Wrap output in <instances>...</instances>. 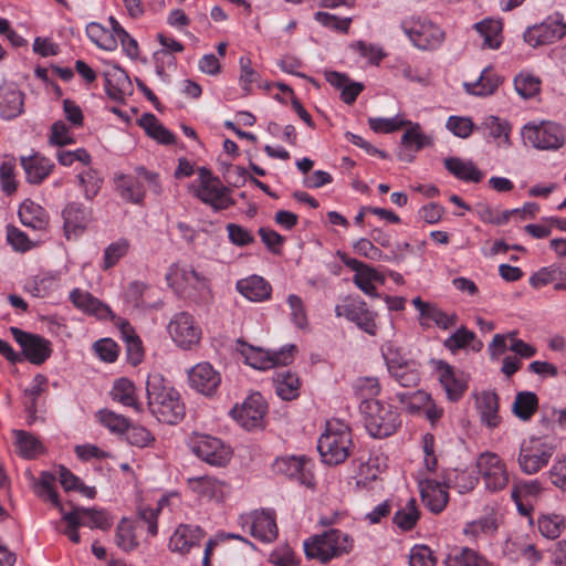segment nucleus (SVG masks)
<instances>
[{
  "mask_svg": "<svg viewBox=\"0 0 566 566\" xmlns=\"http://www.w3.org/2000/svg\"><path fill=\"white\" fill-rule=\"evenodd\" d=\"M479 130L485 132L493 139L499 140V146L510 147L511 143V125L506 119L500 118L494 115L486 116L480 126Z\"/></svg>",
  "mask_w": 566,
  "mask_h": 566,
  "instance_id": "nucleus-33",
  "label": "nucleus"
},
{
  "mask_svg": "<svg viewBox=\"0 0 566 566\" xmlns=\"http://www.w3.org/2000/svg\"><path fill=\"white\" fill-rule=\"evenodd\" d=\"M72 513H76V517L83 521V526L99 530H107L112 526V521L104 511L76 506L72 510Z\"/></svg>",
  "mask_w": 566,
  "mask_h": 566,
  "instance_id": "nucleus-47",
  "label": "nucleus"
},
{
  "mask_svg": "<svg viewBox=\"0 0 566 566\" xmlns=\"http://www.w3.org/2000/svg\"><path fill=\"white\" fill-rule=\"evenodd\" d=\"M474 338L475 334L462 326L444 339L443 346L451 353H455L462 348H465L471 342L474 340Z\"/></svg>",
  "mask_w": 566,
  "mask_h": 566,
  "instance_id": "nucleus-63",
  "label": "nucleus"
},
{
  "mask_svg": "<svg viewBox=\"0 0 566 566\" xmlns=\"http://www.w3.org/2000/svg\"><path fill=\"white\" fill-rule=\"evenodd\" d=\"M541 81L531 74H520L514 80L515 91L523 98H531L539 92Z\"/></svg>",
  "mask_w": 566,
  "mask_h": 566,
  "instance_id": "nucleus-59",
  "label": "nucleus"
},
{
  "mask_svg": "<svg viewBox=\"0 0 566 566\" xmlns=\"http://www.w3.org/2000/svg\"><path fill=\"white\" fill-rule=\"evenodd\" d=\"M134 172V176L120 174L115 178L116 191L123 200L134 205L143 203L146 197L144 182L154 195H161L163 186L158 172L150 171L144 166L135 167Z\"/></svg>",
  "mask_w": 566,
  "mask_h": 566,
  "instance_id": "nucleus-5",
  "label": "nucleus"
},
{
  "mask_svg": "<svg viewBox=\"0 0 566 566\" xmlns=\"http://www.w3.org/2000/svg\"><path fill=\"white\" fill-rule=\"evenodd\" d=\"M166 281L177 294L195 301L206 300L211 294L209 279L189 264H171Z\"/></svg>",
  "mask_w": 566,
  "mask_h": 566,
  "instance_id": "nucleus-3",
  "label": "nucleus"
},
{
  "mask_svg": "<svg viewBox=\"0 0 566 566\" xmlns=\"http://www.w3.org/2000/svg\"><path fill=\"white\" fill-rule=\"evenodd\" d=\"M129 243L126 239H120L111 243L104 250L103 270L113 268L128 251Z\"/></svg>",
  "mask_w": 566,
  "mask_h": 566,
  "instance_id": "nucleus-62",
  "label": "nucleus"
},
{
  "mask_svg": "<svg viewBox=\"0 0 566 566\" xmlns=\"http://www.w3.org/2000/svg\"><path fill=\"white\" fill-rule=\"evenodd\" d=\"M524 144L541 150H556L565 143L563 127L554 122L527 123L522 129Z\"/></svg>",
  "mask_w": 566,
  "mask_h": 566,
  "instance_id": "nucleus-9",
  "label": "nucleus"
},
{
  "mask_svg": "<svg viewBox=\"0 0 566 566\" xmlns=\"http://www.w3.org/2000/svg\"><path fill=\"white\" fill-rule=\"evenodd\" d=\"M298 379L291 374H279L276 378V394L284 400H291L298 395Z\"/></svg>",
  "mask_w": 566,
  "mask_h": 566,
  "instance_id": "nucleus-61",
  "label": "nucleus"
},
{
  "mask_svg": "<svg viewBox=\"0 0 566 566\" xmlns=\"http://www.w3.org/2000/svg\"><path fill=\"white\" fill-rule=\"evenodd\" d=\"M436 371L447 398L452 402L459 401L468 389V379L464 374L443 360L436 363Z\"/></svg>",
  "mask_w": 566,
  "mask_h": 566,
  "instance_id": "nucleus-22",
  "label": "nucleus"
},
{
  "mask_svg": "<svg viewBox=\"0 0 566 566\" xmlns=\"http://www.w3.org/2000/svg\"><path fill=\"white\" fill-rule=\"evenodd\" d=\"M157 38L164 49L156 51L154 57L156 61V72L158 75L163 76L165 74L164 63L175 64V57L170 54V52H182L184 45L176 39L167 36L163 33H159Z\"/></svg>",
  "mask_w": 566,
  "mask_h": 566,
  "instance_id": "nucleus-39",
  "label": "nucleus"
},
{
  "mask_svg": "<svg viewBox=\"0 0 566 566\" xmlns=\"http://www.w3.org/2000/svg\"><path fill=\"white\" fill-rule=\"evenodd\" d=\"M69 297L77 310L99 319H106L112 313L108 305L85 290L76 287L70 292Z\"/></svg>",
  "mask_w": 566,
  "mask_h": 566,
  "instance_id": "nucleus-29",
  "label": "nucleus"
},
{
  "mask_svg": "<svg viewBox=\"0 0 566 566\" xmlns=\"http://www.w3.org/2000/svg\"><path fill=\"white\" fill-rule=\"evenodd\" d=\"M243 527L248 526L250 534L264 543H271L277 537L275 514L272 511H254L240 517Z\"/></svg>",
  "mask_w": 566,
  "mask_h": 566,
  "instance_id": "nucleus-20",
  "label": "nucleus"
},
{
  "mask_svg": "<svg viewBox=\"0 0 566 566\" xmlns=\"http://www.w3.org/2000/svg\"><path fill=\"white\" fill-rule=\"evenodd\" d=\"M451 484V473L442 482L424 479L419 483L423 504L434 514L441 513L449 501L448 488Z\"/></svg>",
  "mask_w": 566,
  "mask_h": 566,
  "instance_id": "nucleus-21",
  "label": "nucleus"
},
{
  "mask_svg": "<svg viewBox=\"0 0 566 566\" xmlns=\"http://www.w3.org/2000/svg\"><path fill=\"white\" fill-rule=\"evenodd\" d=\"M122 332L126 343L128 359L134 366H136L143 360L144 357L142 340L135 334V331L129 325V323L123 324Z\"/></svg>",
  "mask_w": 566,
  "mask_h": 566,
  "instance_id": "nucleus-49",
  "label": "nucleus"
},
{
  "mask_svg": "<svg viewBox=\"0 0 566 566\" xmlns=\"http://www.w3.org/2000/svg\"><path fill=\"white\" fill-rule=\"evenodd\" d=\"M412 304L419 312V324L423 328L430 327L431 324H434L441 329H449L457 325L458 316L455 313L448 314L437 304L424 302L419 296L412 300Z\"/></svg>",
  "mask_w": 566,
  "mask_h": 566,
  "instance_id": "nucleus-23",
  "label": "nucleus"
},
{
  "mask_svg": "<svg viewBox=\"0 0 566 566\" xmlns=\"http://www.w3.org/2000/svg\"><path fill=\"white\" fill-rule=\"evenodd\" d=\"M168 333L181 348L189 349L200 340L201 331L193 317L185 312L176 314L168 324Z\"/></svg>",
  "mask_w": 566,
  "mask_h": 566,
  "instance_id": "nucleus-19",
  "label": "nucleus"
},
{
  "mask_svg": "<svg viewBox=\"0 0 566 566\" xmlns=\"http://www.w3.org/2000/svg\"><path fill=\"white\" fill-rule=\"evenodd\" d=\"M437 557L427 545H415L409 553V566H436Z\"/></svg>",
  "mask_w": 566,
  "mask_h": 566,
  "instance_id": "nucleus-64",
  "label": "nucleus"
},
{
  "mask_svg": "<svg viewBox=\"0 0 566 566\" xmlns=\"http://www.w3.org/2000/svg\"><path fill=\"white\" fill-rule=\"evenodd\" d=\"M354 390L363 401L377 397L380 394L381 387L376 377H359L354 382Z\"/></svg>",
  "mask_w": 566,
  "mask_h": 566,
  "instance_id": "nucleus-60",
  "label": "nucleus"
},
{
  "mask_svg": "<svg viewBox=\"0 0 566 566\" xmlns=\"http://www.w3.org/2000/svg\"><path fill=\"white\" fill-rule=\"evenodd\" d=\"M91 210L80 202H70L62 210L63 228L66 238L80 237L91 221Z\"/></svg>",
  "mask_w": 566,
  "mask_h": 566,
  "instance_id": "nucleus-25",
  "label": "nucleus"
},
{
  "mask_svg": "<svg viewBox=\"0 0 566 566\" xmlns=\"http://www.w3.org/2000/svg\"><path fill=\"white\" fill-rule=\"evenodd\" d=\"M0 185L7 195H12L17 190L15 159L13 157H6L0 164Z\"/></svg>",
  "mask_w": 566,
  "mask_h": 566,
  "instance_id": "nucleus-55",
  "label": "nucleus"
},
{
  "mask_svg": "<svg viewBox=\"0 0 566 566\" xmlns=\"http://www.w3.org/2000/svg\"><path fill=\"white\" fill-rule=\"evenodd\" d=\"M497 530L496 520L492 515L480 517L479 520L465 524L464 534L479 537L481 535H490Z\"/></svg>",
  "mask_w": 566,
  "mask_h": 566,
  "instance_id": "nucleus-57",
  "label": "nucleus"
},
{
  "mask_svg": "<svg viewBox=\"0 0 566 566\" xmlns=\"http://www.w3.org/2000/svg\"><path fill=\"white\" fill-rule=\"evenodd\" d=\"M476 467L489 491L497 492L507 485L510 478L506 465L496 453H482L478 459Z\"/></svg>",
  "mask_w": 566,
  "mask_h": 566,
  "instance_id": "nucleus-14",
  "label": "nucleus"
},
{
  "mask_svg": "<svg viewBox=\"0 0 566 566\" xmlns=\"http://www.w3.org/2000/svg\"><path fill=\"white\" fill-rule=\"evenodd\" d=\"M410 128L407 129L401 136V145L405 147H413L415 150L431 145V138L421 132V127L418 123L410 124Z\"/></svg>",
  "mask_w": 566,
  "mask_h": 566,
  "instance_id": "nucleus-56",
  "label": "nucleus"
},
{
  "mask_svg": "<svg viewBox=\"0 0 566 566\" xmlns=\"http://www.w3.org/2000/svg\"><path fill=\"white\" fill-rule=\"evenodd\" d=\"M115 542L124 552H132L138 546L134 528L127 518H122L116 527Z\"/></svg>",
  "mask_w": 566,
  "mask_h": 566,
  "instance_id": "nucleus-50",
  "label": "nucleus"
},
{
  "mask_svg": "<svg viewBox=\"0 0 566 566\" xmlns=\"http://www.w3.org/2000/svg\"><path fill=\"white\" fill-rule=\"evenodd\" d=\"M129 86L130 81L124 70L116 67L105 74V91L112 99H120Z\"/></svg>",
  "mask_w": 566,
  "mask_h": 566,
  "instance_id": "nucleus-45",
  "label": "nucleus"
},
{
  "mask_svg": "<svg viewBox=\"0 0 566 566\" xmlns=\"http://www.w3.org/2000/svg\"><path fill=\"white\" fill-rule=\"evenodd\" d=\"M478 409L482 422L489 428H495L499 426V396L495 392L483 391L478 398Z\"/></svg>",
  "mask_w": 566,
  "mask_h": 566,
  "instance_id": "nucleus-37",
  "label": "nucleus"
},
{
  "mask_svg": "<svg viewBox=\"0 0 566 566\" xmlns=\"http://www.w3.org/2000/svg\"><path fill=\"white\" fill-rule=\"evenodd\" d=\"M15 446L19 455L24 459H33L43 453L44 448L41 441L24 430H13Z\"/></svg>",
  "mask_w": 566,
  "mask_h": 566,
  "instance_id": "nucleus-44",
  "label": "nucleus"
},
{
  "mask_svg": "<svg viewBox=\"0 0 566 566\" xmlns=\"http://www.w3.org/2000/svg\"><path fill=\"white\" fill-rule=\"evenodd\" d=\"M475 30L483 38L482 46L486 49H499L502 43V28L500 20L484 19L475 23Z\"/></svg>",
  "mask_w": 566,
  "mask_h": 566,
  "instance_id": "nucleus-41",
  "label": "nucleus"
},
{
  "mask_svg": "<svg viewBox=\"0 0 566 566\" xmlns=\"http://www.w3.org/2000/svg\"><path fill=\"white\" fill-rule=\"evenodd\" d=\"M206 532L198 525L180 524L169 539V548L172 552L187 554L198 546Z\"/></svg>",
  "mask_w": 566,
  "mask_h": 566,
  "instance_id": "nucleus-27",
  "label": "nucleus"
},
{
  "mask_svg": "<svg viewBox=\"0 0 566 566\" xmlns=\"http://www.w3.org/2000/svg\"><path fill=\"white\" fill-rule=\"evenodd\" d=\"M20 164L24 170L27 181L32 185H40L54 168V163L39 153L21 156Z\"/></svg>",
  "mask_w": 566,
  "mask_h": 566,
  "instance_id": "nucleus-28",
  "label": "nucleus"
},
{
  "mask_svg": "<svg viewBox=\"0 0 566 566\" xmlns=\"http://www.w3.org/2000/svg\"><path fill=\"white\" fill-rule=\"evenodd\" d=\"M57 286V277L54 274H43L35 275L29 279L24 289L34 297H46L49 296Z\"/></svg>",
  "mask_w": 566,
  "mask_h": 566,
  "instance_id": "nucleus-46",
  "label": "nucleus"
},
{
  "mask_svg": "<svg viewBox=\"0 0 566 566\" xmlns=\"http://www.w3.org/2000/svg\"><path fill=\"white\" fill-rule=\"evenodd\" d=\"M566 35V24L555 18H547L538 24L528 27L524 33V42L532 48L554 43Z\"/></svg>",
  "mask_w": 566,
  "mask_h": 566,
  "instance_id": "nucleus-17",
  "label": "nucleus"
},
{
  "mask_svg": "<svg viewBox=\"0 0 566 566\" xmlns=\"http://www.w3.org/2000/svg\"><path fill=\"white\" fill-rule=\"evenodd\" d=\"M405 34L420 50H434L444 41V32L434 23L426 20L403 22Z\"/></svg>",
  "mask_w": 566,
  "mask_h": 566,
  "instance_id": "nucleus-13",
  "label": "nucleus"
},
{
  "mask_svg": "<svg viewBox=\"0 0 566 566\" xmlns=\"http://www.w3.org/2000/svg\"><path fill=\"white\" fill-rule=\"evenodd\" d=\"M238 292L251 302H263L271 297V284L259 275H251L237 282Z\"/></svg>",
  "mask_w": 566,
  "mask_h": 566,
  "instance_id": "nucleus-31",
  "label": "nucleus"
},
{
  "mask_svg": "<svg viewBox=\"0 0 566 566\" xmlns=\"http://www.w3.org/2000/svg\"><path fill=\"white\" fill-rule=\"evenodd\" d=\"M48 377L38 374L32 379L31 385L24 389V408L28 413V423L32 424L36 420L38 398L48 390Z\"/></svg>",
  "mask_w": 566,
  "mask_h": 566,
  "instance_id": "nucleus-34",
  "label": "nucleus"
},
{
  "mask_svg": "<svg viewBox=\"0 0 566 566\" xmlns=\"http://www.w3.org/2000/svg\"><path fill=\"white\" fill-rule=\"evenodd\" d=\"M15 342L21 346L24 357L34 365L43 364L51 355V343L42 336L31 334L19 327H10Z\"/></svg>",
  "mask_w": 566,
  "mask_h": 566,
  "instance_id": "nucleus-15",
  "label": "nucleus"
},
{
  "mask_svg": "<svg viewBox=\"0 0 566 566\" xmlns=\"http://www.w3.org/2000/svg\"><path fill=\"white\" fill-rule=\"evenodd\" d=\"M189 386L196 391L212 396L221 384V375L210 363H199L188 370Z\"/></svg>",
  "mask_w": 566,
  "mask_h": 566,
  "instance_id": "nucleus-24",
  "label": "nucleus"
},
{
  "mask_svg": "<svg viewBox=\"0 0 566 566\" xmlns=\"http://www.w3.org/2000/svg\"><path fill=\"white\" fill-rule=\"evenodd\" d=\"M538 409V397L533 391H520L512 405L513 415L522 421H528Z\"/></svg>",
  "mask_w": 566,
  "mask_h": 566,
  "instance_id": "nucleus-42",
  "label": "nucleus"
},
{
  "mask_svg": "<svg viewBox=\"0 0 566 566\" xmlns=\"http://www.w3.org/2000/svg\"><path fill=\"white\" fill-rule=\"evenodd\" d=\"M420 518V511L415 497H410L405 505H401L392 517V523L401 531H411Z\"/></svg>",
  "mask_w": 566,
  "mask_h": 566,
  "instance_id": "nucleus-43",
  "label": "nucleus"
},
{
  "mask_svg": "<svg viewBox=\"0 0 566 566\" xmlns=\"http://www.w3.org/2000/svg\"><path fill=\"white\" fill-rule=\"evenodd\" d=\"M444 566H491L476 551L462 547L452 549L443 560Z\"/></svg>",
  "mask_w": 566,
  "mask_h": 566,
  "instance_id": "nucleus-40",
  "label": "nucleus"
},
{
  "mask_svg": "<svg viewBox=\"0 0 566 566\" xmlns=\"http://www.w3.org/2000/svg\"><path fill=\"white\" fill-rule=\"evenodd\" d=\"M555 451L553 443L542 437L523 440L517 455L520 470L528 475L536 474L551 461Z\"/></svg>",
  "mask_w": 566,
  "mask_h": 566,
  "instance_id": "nucleus-8",
  "label": "nucleus"
},
{
  "mask_svg": "<svg viewBox=\"0 0 566 566\" xmlns=\"http://www.w3.org/2000/svg\"><path fill=\"white\" fill-rule=\"evenodd\" d=\"M18 214L21 223L32 230L42 231L49 226V214L45 209L30 199L21 203Z\"/></svg>",
  "mask_w": 566,
  "mask_h": 566,
  "instance_id": "nucleus-32",
  "label": "nucleus"
},
{
  "mask_svg": "<svg viewBox=\"0 0 566 566\" xmlns=\"http://www.w3.org/2000/svg\"><path fill=\"white\" fill-rule=\"evenodd\" d=\"M364 426L374 438H387L396 432L400 419L391 405L377 399H365L359 403Z\"/></svg>",
  "mask_w": 566,
  "mask_h": 566,
  "instance_id": "nucleus-6",
  "label": "nucleus"
},
{
  "mask_svg": "<svg viewBox=\"0 0 566 566\" xmlns=\"http://www.w3.org/2000/svg\"><path fill=\"white\" fill-rule=\"evenodd\" d=\"M446 169L455 178L465 182H479L483 178L482 171L471 160L459 157H448L443 161Z\"/></svg>",
  "mask_w": 566,
  "mask_h": 566,
  "instance_id": "nucleus-35",
  "label": "nucleus"
},
{
  "mask_svg": "<svg viewBox=\"0 0 566 566\" xmlns=\"http://www.w3.org/2000/svg\"><path fill=\"white\" fill-rule=\"evenodd\" d=\"M191 191L213 211H221L232 207L235 202L230 197V189L222 185L220 179L212 175L207 167L198 168V185L191 186Z\"/></svg>",
  "mask_w": 566,
  "mask_h": 566,
  "instance_id": "nucleus-7",
  "label": "nucleus"
},
{
  "mask_svg": "<svg viewBox=\"0 0 566 566\" xmlns=\"http://www.w3.org/2000/svg\"><path fill=\"white\" fill-rule=\"evenodd\" d=\"M191 449L199 459L213 467H224L232 454L220 439L210 436L198 437Z\"/></svg>",
  "mask_w": 566,
  "mask_h": 566,
  "instance_id": "nucleus-18",
  "label": "nucleus"
},
{
  "mask_svg": "<svg viewBox=\"0 0 566 566\" xmlns=\"http://www.w3.org/2000/svg\"><path fill=\"white\" fill-rule=\"evenodd\" d=\"M352 449L353 440L348 426L338 420L328 421L325 432L317 442L323 462L328 465L340 464L349 457Z\"/></svg>",
  "mask_w": 566,
  "mask_h": 566,
  "instance_id": "nucleus-4",
  "label": "nucleus"
},
{
  "mask_svg": "<svg viewBox=\"0 0 566 566\" xmlns=\"http://www.w3.org/2000/svg\"><path fill=\"white\" fill-rule=\"evenodd\" d=\"M147 403L151 415L163 423L176 424L186 415L180 392L158 371L146 381Z\"/></svg>",
  "mask_w": 566,
  "mask_h": 566,
  "instance_id": "nucleus-1",
  "label": "nucleus"
},
{
  "mask_svg": "<svg viewBox=\"0 0 566 566\" xmlns=\"http://www.w3.org/2000/svg\"><path fill=\"white\" fill-rule=\"evenodd\" d=\"M335 315L354 323L359 329L369 335H376V313L359 297H348L335 306Z\"/></svg>",
  "mask_w": 566,
  "mask_h": 566,
  "instance_id": "nucleus-10",
  "label": "nucleus"
},
{
  "mask_svg": "<svg viewBox=\"0 0 566 566\" xmlns=\"http://www.w3.org/2000/svg\"><path fill=\"white\" fill-rule=\"evenodd\" d=\"M140 125L145 128L148 136L160 144L170 145L175 142L172 133L164 127L153 114H145L140 118Z\"/></svg>",
  "mask_w": 566,
  "mask_h": 566,
  "instance_id": "nucleus-48",
  "label": "nucleus"
},
{
  "mask_svg": "<svg viewBox=\"0 0 566 566\" xmlns=\"http://www.w3.org/2000/svg\"><path fill=\"white\" fill-rule=\"evenodd\" d=\"M354 538L338 528H328L306 538L303 543L307 559L328 564L333 559L349 555L354 549Z\"/></svg>",
  "mask_w": 566,
  "mask_h": 566,
  "instance_id": "nucleus-2",
  "label": "nucleus"
},
{
  "mask_svg": "<svg viewBox=\"0 0 566 566\" xmlns=\"http://www.w3.org/2000/svg\"><path fill=\"white\" fill-rule=\"evenodd\" d=\"M296 347L294 345H287L282 347L280 350L270 352L253 346H244L241 349L244 356L245 363L255 369H270L277 365L286 366L294 359V353Z\"/></svg>",
  "mask_w": 566,
  "mask_h": 566,
  "instance_id": "nucleus-12",
  "label": "nucleus"
},
{
  "mask_svg": "<svg viewBox=\"0 0 566 566\" xmlns=\"http://www.w3.org/2000/svg\"><path fill=\"white\" fill-rule=\"evenodd\" d=\"M77 180L83 190L84 198L87 200H93V198L99 192L103 184V179L94 169H87L78 174Z\"/></svg>",
  "mask_w": 566,
  "mask_h": 566,
  "instance_id": "nucleus-52",
  "label": "nucleus"
},
{
  "mask_svg": "<svg viewBox=\"0 0 566 566\" xmlns=\"http://www.w3.org/2000/svg\"><path fill=\"white\" fill-rule=\"evenodd\" d=\"M379 281L382 282L384 277L381 274L374 268L368 266L366 270H363L359 274L354 275V283L359 287L365 294L377 297L378 293L374 282Z\"/></svg>",
  "mask_w": 566,
  "mask_h": 566,
  "instance_id": "nucleus-53",
  "label": "nucleus"
},
{
  "mask_svg": "<svg viewBox=\"0 0 566 566\" xmlns=\"http://www.w3.org/2000/svg\"><path fill=\"white\" fill-rule=\"evenodd\" d=\"M268 406L260 392L248 396L240 406L231 409L232 418L245 430H258L264 427Z\"/></svg>",
  "mask_w": 566,
  "mask_h": 566,
  "instance_id": "nucleus-11",
  "label": "nucleus"
},
{
  "mask_svg": "<svg viewBox=\"0 0 566 566\" xmlns=\"http://www.w3.org/2000/svg\"><path fill=\"white\" fill-rule=\"evenodd\" d=\"M24 93L14 83L0 85V117L12 120L24 112Z\"/></svg>",
  "mask_w": 566,
  "mask_h": 566,
  "instance_id": "nucleus-26",
  "label": "nucleus"
},
{
  "mask_svg": "<svg viewBox=\"0 0 566 566\" xmlns=\"http://www.w3.org/2000/svg\"><path fill=\"white\" fill-rule=\"evenodd\" d=\"M75 143L70 127L63 120H56L52 124L49 136V144L56 147H63Z\"/></svg>",
  "mask_w": 566,
  "mask_h": 566,
  "instance_id": "nucleus-58",
  "label": "nucleus"
},
{
  "mask_svg": "<svg viewBox=\"0 0 566 566\" xmlns=\"http://www.w3.org/2000/svg\"><path fill=\"white\" fill-rule=\"evenodd\" d=\"M273 470L276 474L295 480L302 485L314 488V474L311 462L305 457H281L275 459Z\"/></svg>",
  "mask_w": 566,
  "mask_h": 566,
  "instance_id": "nucleus-16",
  "label": "nucleus"
},
{
  "mask_svg": "<svg viewBox=\"0 0 566 566\" xmlns=\"http://www.w3.org/2000/svg\"><path fill=\"white\" fill-rule=\"evenodd\" d=\"M501 83V77L494 72V70L492 67H485L475 82L464 83V88L469 94L488 96L493 94Z\"/></svg>",
  "mask_w": 566,
  "mask_h": 566,
  "instance_id": "nucleus-36",
  "label": "nucleus"
},
{
  "mask_svg": "<svg viewBox=\"0 0 566 566\" xmlns=\"http://www.w3.org/2000/svg\"><path fill=\"white\" fill-rule=\"evenodd\" d=\"M187 486L201 499L214 501H221L223 499L224 483L214 476L201 475L188 478Z\"/></svg>",
  "mask_w": 566,
  "mask_h": 566,
  "instance_id": "nucleus-30",
  "label": "nucleus"
},
{
  "mask_svg": "<svg viewBox=\"0 0 566 566\" xmlns=\"http://www.w3.org/2000/svg\"><path fill=\"white\" fill-rule=\"evenodd\" d=\"M112 399L122 403L125 407H132L137 411L142 410V403L136 396V387L133 381L127 378H119L115 380L112 390Z\"/></svg>",
  "mask_w": 566,
  "mask_h": 566,
  "instance_id": "nucleus-38",
  "label": "nucleus"
},
{
  "mask_svg": "<svg viewBox=\"0 0 566 566\" xmlns=\"http://www.w3.org/2000/svg\"><path fill=\"white\" fill-rule=\"evenodd\" d=\"M410 120H405L399 115H396L390 118L385 117H369L368 118V125L371 130L375 133H381V134H389L394 133L396 130H399L400 128L410 125Z\"/></svg>",
  "mask_w": 566,
  "mask_h": 566,
  "instance_id": "nucleus-54",
  "label": "nucleus"
},
{
  "mask_svg": "<svg viewBox=\"0 0 566 566\" xmlns=\"http://www.w3.org/2000/svg\"><path fill=\"white\" fill-rule=\"evenodd\" d=\"M88 39L103 50L112 51L116 48V40L99 23L91 22L86 25Z\"/></svg>",
  "mask_w": 566,
  "mask_h": 566,
  "instance_id": "nucleus-51",
  "label": "nucleus"
}]
</instances>
